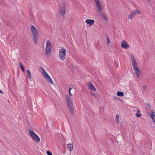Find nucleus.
Returning <instances> with one entry per match:
<instances>
[{
    "label": "nucleus",
    "mask_w": 155,
    "mask_h": 155,
    "mask_svg": "<svg viewBox=\"0 0 155 155\" xmlns=\"http://www.w3.org/2000/svg\"><path fill=\"white\" fill-rule=\"evenodd\" d=\"M131 57L132 58V65L134 71L136 75L138 78L140 77V71L137 67V62L135 59V57L132 54L131 55Z\"/></svg>",
    "instance_id": "nucleus-1"
},
{
    "label": "nucleus",
    "mask_w": 155,
    "mask_h": 155,
    "mask_svg": "<svg viewBox=\"0 0 155 155\" xmlns=\"http://www.w3.org/2000/svg\"><path fill=\"white\" fill-rule=\"evenodd\" d=\"M66 100L69 111H70L71 114L73 115L74 113V110L71 99L68 95H66Z\"/></svg>",
    "instance_id": "nucleus-2"
},
{
    "label": "nucleus",
    "mask_w": 155,
    "mask_h": 155,
    "mask_svg": "<svg viewBox=\"0 0 155 155\" xmlns=\"http://www.w3.org/2000/svg\"><path fill=\"white\" fill-rule=\"evenodd\" d=\"M51 45L50 42L47 40L46 42V48L45 50V55L46 56L50 55L51 54Z\"/></svg>",
    "instance_id": "nucleus-3"
},
{
    "label": "nucleus",
    "mask_w": 155,
    "mask_h": 155,
    "mask_svg": "<svg viewBox=\"0 0 155 155\" xmlns=\"http://www.w3.org/2000/svg\"><path fill=\"white\" fill-rule=\"evenodd\" d=\"M66 50L64 48H61L59 50V58L61 61H64L65 60L66 57Z\"/></svg>",
    "instance_id": "nucleus-4"
},
{
    "label": "nucleus",
    "mask_w": 155,
    "mask_h": 155,
    "mask_svg": "<svg viewBox=\"0 0 155 155\" xmlns=\"http://www.w3.org/2000/svg\"><path fill=\"white\" fill-rule=\"evenodd\" d=\"M29 133L30 137L35 140L37 142H39L40 141V139L38 136L32 130H29Z\"/></svg>",
    "instance_id": "nucleus-5"
},
{
    "label": "nucleus",
    "mask_w": 155,
    "mask_h": 155,
    "mask_svg": "<svg viewBox=\"0 0 155 155\" xmlns=\"http://www.w3.org/2000/svg\"><path fill=\"white\" fill-rule=\"evenodd\" d=\"M140 13V11L138 10H134L130 13L128 16V19L131 20L134 16Z\"/></svg>",
    "instance_id": "nucleus-6"
},
{
    "label": "nucleus",
    "mask_w": 155,
    "mask_h": 155,
    "mask_svg": "<svg viewBox=\"0 0 155 155\" xmlns=\"http://www.w3.org/2000/svg\"><path fill=\"white\" fill-rule=\"evenodd\" d=\"M66 12V7L65 5L64 4L63 6H61L59 9L60 14L63 16H64Z\"/></svg>",
    "instance_id": "nucleus-7"
},
{
    "label": "nucleus",
    "mask_w": 155,
    "mask_h": 155,
    "mask_svg": "<svg viewBox=\"0 0 155 155\" xmlns=\"http://www.w3.org/2000/svg\"><path fill=\"white\" fill-rule=\"evenodd\" d=\"M31 29L33 36L38 35V31L34 25H31Z\"/></svg>",
    "instance_id": "nucleus-8"
},
{
    "label": "nucleus",
    "mask_w": 155,
    "mask_h": 155,
    "mask_svg": "<svg viewBox=\"0 0 155 155\" xmlns=\"http://www.w3.org/2000/svg\"><path fill=\"white\" fill-rule=\"evenodd\" d=\"M95 3V5L97 10L99 12H101L102 10V7L100 4L99 0H94Z\"/></svg>",
    "instance_id": "nucleus-9"
},
{
    "label": "nucleus",
    "mask_w": 155,
    "mask_h": 155,
    "mask_svg": "<svg viewBox=\"0 0 155 155\" xmlns=\"http://www.w3.org/2000/svg\"><path fill=\"white\" fill-rule=\"evenodd\" d=\"M87 84L88 88L89 89L94 91H96V88L91 82H88L87 83Z\"/></svg>",
    "instance_id": "nucleus-10"
},
{
    "label": "nucleus",
    "mask_w": 155,
    "mask_h": 155,
    "mask_svg": "<svg viewBox=\"0 0 155 155\" xmlns=\"http://www.w3.org/2000/svg\"><path fill=\"white\" fill-rule=\"evenodd\" d=\"M121 46L122 48L127 49L129 47V45L127 44L126 41L123 40L121 43Z\"/></svg>",
    "instance_id": "nucleus-11"
},
{
    "label": "nucleus",
    "mask_w": 155,
    "mask_h": 155,
    "mask_svg": "<svg viewBox=\"0 0 155 155\" xmlns=\"http://www.w3.org/2000/svg\"><path fill=\"white\" fill-rule=\"evenodd\" d=\"M85 22L87 24H89V26H90L94 24V21L92 19H87L86 20Z\"/></svg>",
    "instance_id": "nucleus-12"
},
{
    "label": "nucleus",
    "mask_w": 155,
    "mask_h": 155,
    "mask_svg": "<svg viewBox=\"0 0 155 155\" xmlns=\"http://www.w3.org/2000/svg\"><path fill=\"white\" fill-rule=\"evenodd\" d=\"M101 15L102 17L106 21H108V19L107 18L105 15V14L104 13H102L101 14Z\"/></svg>",
    "instance_id": "nucleus-13"
},
{
    "label": "nucleus",
    "mask_w": 155,
    "mask_h": 155,
    "mask_svg": "<svg viewBox=\"0 0 155 155\" xmlns=\"http://www.w3.org/2000/svg\"><path fill=\"white\" fill-rule=\"evenodd\" d=\"M67 147L68 150L70 151H71L73 150V145L71 143L68 144L67 145Z\"/></svg>",
    "instance_id": "nucleus-14"
},
{
    "label": "nucleus",
    "mask_w": 155,
    "mask_h": 155,
    "mask_svg": "<svg viewBox=\"0 0 155 155\" xmlns=\"http://www.w3.org/2000/svg\"><path fill=\"white\" fill-rule=\"evenodd\" d=\"M48 82H49L51 84H53V82L51 78V77L48 76L46 78Z\"/></svg>",
    "instance_id": "nucleus-15"
},
{
    "label": "nucleus",
    "mask_w": 155,
    "mask_h": 155,
    "mask_svg": "<svg viewBox=\"0 0 155 155\" xmlns=\"http://www.w3.org/2000/svg\"><path fill=\"white\" fill-rule=\"evenodd\" d=\"M151 117L153 119V121L155 123V112H153L151 114Z\"/></svg>",
    "instance_id": "nucleus-16"
},
{
    "label": "nucleus",
    "mask_w": 155,
    "mask_h": 155,
    "mask_svg": "<svg viewBox=\"0 0 155 155\" xmlns=\"http://www.w3.org/2000/svg\"><path fill=\"white\" fill-rule=\"evenodd\" d=\"M26 73L28 78L30 79H31V73L29 70H27L26 71Z\"/></svg>",
    "instance_id": "nucleus-17"
},
{
    "label": "nucleus",
    "mask_w": 155,
    "mask_h": 155,
    "mask_svg": "<svg viewBox=\"0 0 155 155\" xmlns=\"http://www.w3.org/2000/svg\"><path fill=\"white\" fill-rule=\"evenodd\" d=\"M38 35H36L35 36H33V39L35 43V44H37V37Z\"/></svg>",
    "instance_id": "nucleus-18"
},
{
    "label": "nucleus",
    "mask_w": 155,
    "mask_h": 155,
    "mask_svg": "<svg viewBox=\"0 0 155 155\" xmlns=\"http://www.w3.org/2000/svg\"><path fill=\"white\" fill-rule=\"evenodd\" d=\"M117 95L119 96H123L124 95V93L121 91H118L117 93Z\"/></svg>",
    "instance_id": "nucleus-19"
},
{
    "label": "nucleus",
    "mask_w": 155,
    "mask_h": 155,
    "mask_svg": "<svg viewBox=\"0 0 155 155\" xmlns=\"http://www.w3.org/2000/svg\"><path fill=\"white\" fill-rule=\"evenodd\" d=\"M137 113L136 114V116L137 117H140L141 116V114H140V111L138 110H137Z\"/></svg>",
    "instance_id": "nucleus-20"
},
{
    "label": "nucleus",
    "mask_w": 155,
    "mask_h": 155,
    "mask_svg": "<svg viewBox=\"0 0 155 155\" xmlns=\"http://www.w3.org/2000/svg\"><path fill=\"white\" fill-rule=\"evenodd\" d=\"M106 43H107V45L109 46V43H110V40L109 39V37H108V35H107V36Z\"/></svg>",
    "instance_id": "nucleus-21"
},
{
    "label": "nucleus",
    "mask_w": 155,
    "mask_h": 155,
    "mask_svg": "<svg viewBox=\"0 0 155 155\" xmlns=\"http://www.w3.org/2000/svg\"><path fill=\"white\" fill-rule=\"evenodd\" d=\"M116 122L117 123H118L119 121V117L118 114L116 115Z\"/></svg>",
    "instance_id": "nucleus-22"
},
{
    "label": "nucleus",
    "mask_w": 155,
    "mask_h": 155,
    "mask_svg": "<svg viewBox=\"0 0 155 155\" xmlns=\"http://www.w3.org/2000/svg\"><path fill=\"white\" fill-rule=\"evenodd\" d=\"M42 74L45 77V78L49 76L48 74L46 71L42 73Z\"/></svg>",
    "instance_id": "nucleus-23"
},
{
    "label": "nucleus",
    "mask_w": 155,
    "mask_h": 155,
    "mask_svg": "<svg viewBox=\"0 0 155 155\" xmlns=\"http://www.w3.org/2000/svg\"><path fill=\"white\" fill-rule=\"evenodd\" d=\"M20 67L21 68V69L22 70V71H25L24 68L22 64L21 63H20Z\"/></svg>",
    "instance_id": "nucleus-24"
},
{
    "label": "nucleus",
    "mask_w": 155,
    "mask_h": 155,
    "mask_svg": "<svg viewBox=\"0 0 155 155\" xmlns=\"http://www.w3.org/2000/svg\"><path fill=\"white\" fill-rule=\"evenodd\" d=\"M40 68L41 69V71L42 73L44 72H45V69L42 67L40 66Z\"/></svg>",
    "instance_id": "nucleus-25"
},
{
    "label": "nucleus",
    "mask_w": 155,
    "mask_h": 155,
    "mask_svg": "<svg viewBox=\"0 0 155 155\" xmlns=\"http://www.w3.org/2000/svg\"><path fill=\"white\" fill-rule=\"evenodd\" d=\"M71 89H72L71 87L70 86H69V94L71 96L72 95V94H71L70 92V90Z\"/></svg>",
    "instance_id": "nucleus-26"
},
{
    "label": "nucleus",
    "mask_w": 155,
    "mask_h": 155,
    "mask_svg": "<svg viewBox=\"0 0 155 155\" xmlns=\"http://www.w3.org/2000/svg\"><path fill=\"white\" fill-rule=\"evenodd\" d=\"M47 153L48 155H52V153L49 151H47Z\"/></svg>",
    "instance_id": "nucleus-27"
},
{
    "label": "nucleus",
    "mask_w": 155,
    "mask_h": 155,
    "mask_svg": "<svg viewBox=\"0 0 155 155\" xmlns=\"http://www.w3.org/2000/svg\"><path fill=\"white\" fill-rule=\"evenodd\" d=\"M142 88L144 90H146L147 88V87L146 85H143L142 87Z\"/></svg>",
    "instance_id": "nucleus-28"
},
{
    "label": "nucleus",
    "mask_w": 155,
    "mask_h": 155,
    "mask_svg": "<svg viewBox=\"0 0 155 155\" xmlns=\"http://www.w3.org/2000/svg\"><path fill=\"white\" fill-rule=\"evenodd\" d=\"M91 95H92V96L95 97H97L96 96L95 94H94L92 92L91 93Z\"/></svg>",
    "instance_id": "nucleus-29"
},
{
    "label": "nucleus",
    "mask_w": 155,
    "mask_h": 155,
    "mask_svg": "<svg viewBox=\"0 0 155 155\" xmlns=\"http://www.w3.org/2000/svg\"><path fill=\"white\" fill-rule=\"evenodd\" d=\"M3 92L1 90H0V93L2 94V93H3Z\"/></svg>",
    "instance_id": "nucleus-30"
},
{
    "label": "nucleus",
    "mask_w": 155,
    "mask_h": 155,
    "mask_svg": "<svg viewBox=\"0 0 155 155\" xmlns=\"http://www.w3.org/2000/svg\"><path fill=\"white\" fill-rule=\"evenodd\" d=\"M146 1H149V2L150 1V0H146Z\"/></svg>",
    "instance_id": "nucleus-31"
}]
</instances>
